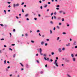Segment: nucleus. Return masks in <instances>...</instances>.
I'll return each instance as SVG.
<instances>
[{"mask_svg":"<svg viewBox=\"0 0 77 77\" xmlns=\"http://www.w3.org/2000/svg\"><path fill=\"white\" fill-rule=\"evenodd\" d=\"M75 48H77V46H76L75 47Z\"/></svg>","mask_w":77,"mask_h":77,"instance_id":"obj_50","label":"nucleus"},{"mask_svg":"<svg viewBox=\"0 0 77 77\" xmlns=\"http://www.w3.org/2000/svg\"><path fill=\"white\" fill-rule=\"evenodd\" d=\"M50 23H51V24H53V22L51 21Z\"/></svg>","mask_w":77,"mask_h":77,"instance_id":"obj_21","label":"nucleus"},{"mask_svg":"<svg viewBox=\"0 0 77 77\" xmlns=\"http://www.w3.org/2000/svg\"><path fill=\"white\" fill-rule=\"evenodd\" d=\"M31 42L32 43H34V42H35L33 41H32V40H31Z\"/></svg>","mask_w":77,"mask_h":77,"instance_id":"obj_17","label":"nucleus"},{"mask_svg":"<svg viewBox=\"0 0 77 77\" xmlns=\"http://www.w3.org/2000/svg\"><path fill=\"white\" fill-rule=\"evenodd\" d=\"M36 62L37 63H39V61H38V60H37Z\"/></svg>","mask_w":77,"mask_h":77,"instance_id":"obj_25","label":"nucleus"},{"mask_svg":"<svg viewBox=\"0 0 77 77\" xmlns=\"http://www.w3.org/2000/svg\"><path fill=\"white\" fill-rule=\"evenodd\" d=\"M59 37H58L57 39V41H58V40H59Z\"/></svg>","mask_w":77,"mask_h":77,"instance_id":"obj_16","label":"nucleus"},{"mask_svg":"<svg viewBox=\"0 0 77 77\" xmlns=\"http://www.w3.org/2000/svg\"><path fill=\"white\" fill-rule=\"evenodd\" d=\"M43 72L41 71V72L40 73L41 74H43Z\"/></svg>","mask_w":77,"mask_h":77,"instance_id":"obj_40","label":"nucleus"},{"mask_svg":"<svg viewBox=\"0 0 77 77\" xmlns=\"http://www.w3.org/2000/svg\"><path fill=\"white\" fill-rule=\"evenodd\" d=\"M39 50H40V54L41 55V56H42L43 55V54H42V49H41V48H40L39 49Z\"/></svg>","mask_w":77,"mask_h":77,"instance_id":"obj_1","label":"nucleus"},{"mask_svg":"<svg viewBox=\"0 0 77 77\" xmlns=\"http://www.w3.org/2000/svg\"><path fill=\"white\" fill-rule=\"evenodd\" d=\"M1 41H2V40H4V38H2V39H1Z\"/></svg>","mask_w":77,"mask_h":77,"instance_id":"obj_57","label":"nucleus"},{"mask_svg":"<svg viewBox=\"0 0 77 77\" xmlns=\"http://www.w3.org/2000/svg\"><path fill=\"white\" fill-rule=\"evenodd\" d=\"M16 6L17 7L18 6H19V4H17L16 5Z\"/></svg>","mask_w":77,"mask_h":77,"instance_id":"obj_9","label":"nucleus"},{"mask_svg":"<svg viewBox=\"0 0 77 77\" xmlns=\"http://www.w3.org/2000/svg\"><path fill=\"white\" fill-rule=\"evenodd\" d=\"M54 64H57V63L56 62H55L54 63Z\"/></svg>","mask_w":77,"mask_h":77,"instance_id":"obj_44","label":"nucleus"},{"mask_svg":"<svg viewBox=\"0 0 77 77\" xmlns=\"http://www.w3.org/2000/svg\"><path fill=\"white\" fill-rule=\"evenodd\" d=\"M6 60H5L4 61V63H5V64H6Z\"/></svg>","mask_w":77,"mask_h":77,"instance_id":"obj_23","label":"nucleus"},{"mask_svg":"<svg viewBox=\"0 0 77 77\" xmlns=\"http://www.w3.org/2000/svg\"><path fill=\"white\" fill-rule=\"evenodd\" d=\"M64 21V19L63 18V19H62V21Z\"/></svg>","mask_w":77,"mask_h":77,"instance_id":"obj_54","label":"nucleus"},{"mask_svg":"<svg viewBox=\"0 0 77 77\" xmlns=\"http://www.w3.org/2000/svg\"><path fill=\"white\" fill-rule=\"evenodd\" d=\"M0 25H1V26H2V27H3L4 26L2 24H0Z\"/></svg>","mask_w":77,"mask_h":77,"instance_id":"obj_24","label":"nucleus"},{"mask_svg":"<svg viewBox=\"0 0 77 77\" xmlns=\"http://www.w3.org/2000/svg\"><path fill=\"white\" fill-rule=\"evenodd\" d=\"M27 34H25V36H27Z\"/></svg>","mask_w":77,"mask_h":77,"instance_id":"obj_53","label":"nucleus"},{"mask_svg":"<svg viewBox=\"0 0 77 77\" xmlns=\"http://www.w3.org/2000/svg\"><path fill=\"white\" fill-rule=\"evenodd\" d=\"M48 4H51V3H50V2H48Z\"/></svg>","mask_w":77,"mask_h":77,"instance_id":"obj_42","label":"nucleus"},{"mask_svg":"<svg viewBox=\"0 0 77 77\" xmlns=\"http://www.w3.org/2000/svg\"><path fill=\"white\" fill-rule=\"evenodd\" d=\"M50 32L51 34V33H52V31H51V30H50Z\"/></svg>","mask_w":77,"mask_h":77,"instance_id":"obj_26","label":"nucleus"},{"mask_svg":"<svg viewBox=\"0 0 77 77\" xmlns=\"http://www.w3.org/2000/svg\"><path fill=\"white\" fill-rule=\"evenodd\" d=\"M55 65L57 66H58V65H57V64H55Z\"/></svg>","mask_w":77,"mask_h":77,"instance_id":"obj_38","label":"nucleus"},{"mask_svg":"<svg viewBox=\"0 0 77 77\" xmlns=\"http://www.w3.org/2000/svg\"><path fill=\"white\" fill-rule=\"evenodd\" d=\"M4 47H6V45H4Z\"/></svg>","mask_w":77,"mask_h":77,"instance_id":"obj_60","label":"nucleus"},{"mask_svg":"<svg viewBox=\"0 0 77 77\" xmlns=\"http://www.w3.org/2000/svg\"><path fill=\"white\" fill-rule=\"evenodd\" d=\"M22 12H24V9H22Z\"/></svg>","mask_w":77,"mask_h":77,"instance_id":"obj_20","label":"nucleus"},{"mask_svg":"<svg viewBox=\"0 0 77 77\" xmlns=\"http://www.w3.org/2000/svg\"><path fill=\"white\" fill-rule=\"evenodd\" d=\"M44 42H41V45H43L44 44Z\"/></svg>","mask_w":77,"mask_h":77,"instance_id":"obj_6","label":"nucleus"},{"mask_svg":"<svg viewBox=\"0 0 77 77\" xmlns=\"http://www.w3.org/2000/svg\"><path fill=\"white\" fill-rule=\"evenodd\" d=\"M73 61H74V62H75V58H73Z\"/></svg>","mask_w":77,"mask_h":77,"instance_id":"obj_5","label":"nucleus"},{"mask_svg":"<svg viewBox=\"0 0 77 77\" xmlns=\"http://www.w3.org/2000/svg\"><path fill=\"white\" fill-rule=\"evenodd\" d=\"M66 62H69V60H66Z\"/></svg>","mask_w":77,"mask_h":77,"instance_id":"obj_13","label":"nucleus"},{"mask_svg":"<svg viewBox=\"0 0 77 77\" xmlns=\"http://www.w3.org/2000/svg\"><path fill=\"white\" fill-rule=\"evenodd\" d=\"M29 16V14H26L25 15V17H27V16Z\"/></svg>","mask_w":77,"mask_h":77,"instance_id":"obj_12","label":"nucleus"},{"mask_svg":"<svg viewBox=\"0 0 77 77\" xmlns=\"http://www.w3.org/2000/svg\"><path fill=\"white\" fill-rule=\"evenodd\" d=\"M71 56L72 57H74V55H73V54H71Z\"/></svg>","mask_w":77,"mask_h":77,"instance_id":"obj_22","label":"nucleus"},{"mask_svg":"<svg viewBox=\"0 0 77 77\" xmlns=\"http://www.w3.org/2000/svg\"><path fill=\"white\" fill-rule=\"evenodd\" d=\"M40 32V31L39 30H38L37 31V32Z\"/></svg>","mask_w":77,"mask_h":77,"instance_id":"obj_45","label":"nucleus"},{"mask_svg":"<svg viewBox=\"0 0 77 77\" xmlns=\"http://www.w3.org/2000/svg\"><path fill=\"white\" fill-rule=\"evenodd\" d=\"M15 44H12L11 45L13 46H14V45H15Z\"/></svg>","mask_w":77,"mask_h":77,"instance_id":"obj_31","label":"nucleus"},{"mask_svg":"<svg viewBox=\"0 0 77 77\" xmlns=\"http://www.w3.org/2000/svg\"><path fill=\"white\" fill-rule=\"evenodd\" d=\"M62 50H65V48H63L62 49Z\"/></svg>","mask_w":77,"mask_h":77,"instance_id":"obj_36","label":"nucleus"},{"mask_svg":"<svg viewBox=\"0 0 77 77\" xmlns=\"http://www.w3.org/2000/svg\"><path fill=\"white\" fill-rule=\"evenodd\" d=\"M54 54V52H52V53H51V54H52V55H53V54Z\"/></svg>","mask_w":77,"mask_h":77,"instance_id":"obj_30","label":"nucleus"},{"mask_svg":"<svg viewBox=\"0 0 77 77\" xmlns=\"http://www.w3.org/2000/svg\"><path fill=\"white\" fill-rule=\"evenodd\" d=\"M40 8L41 9H42V6H41V7H40Z\"/></svg>","mask_w":77,"mask_h":77,"instance_id":"obj_55","label":"nucleus"},{"mask_svg":"<svg viewBox=\"0 0 77 77\" xmlns=\"http://www.w3.org/2000/svg\"><path fill=\"white\" fill-rule=\"evenodd\" d=\"M66 47H69V46H70V43H69L68 44H66Z\"/></svg>","mask_w":77,"mask_h":77,"instance_id":"obj_3","label":"nucleus"},{"mask_svg":"<svg viewBox=\"0 0 77 77\" xmlns=\"http://www.w3.org/2000/svg\"><path fill=\"white\" fill-rule=\"evenodd\" d=\"M77 44V43H76V42H74L73 43V45H76Z\"/></svg>","mask_w":77,"mask_h":77,"instance_id":"obj_7","label":"nucleus"},{"mask_svg":"<svg viewBox=\"0 0 77 77\" xmlns=\"http://www.w3.org/2000/svg\"><path fill=\"white\" fill-rule=\"evenodd\" d=\"M50 61H51V62H53V60H52V59H51V60H50Z\"/></svg>","mask_w":77,"mask_h":77,"instance_id":"obj_51","label":"nucleus"},{"mask_svg":"<svg viewBox=\"0 0 77 77\" xmlns=\"http://www.w3.org/2000/svg\"><path fill=\"white\" fill-rule=\"evenodd\" d=\"M57 8H59V5H57Z\"/></svg>","mask_w":77,"mask_h":77,"instance_id":"obj_43","label":"nucleus"},{"mask_svg":"<svg viewBox=\"0 0 77 77\" xmlns=\"http://www.w3.org/2000/svg\"><path fill=\"white\" fill-rule=\"evenodd\" d=\"M54 30H56V27H54L53 29Z\"/></svg>","mask_w":77,"mask_h":77,"instance_id":"obj_34","label":"nucleus"},{"mask_svg":"<svg viewBox=\"0 0 77 77\" xmlns=\"http://www.w3.org/2000/svg\"><path fill=\"white\" fill-rule=\"evenodd\" d=\"M56 14H57V13L56 12H55V13H54V15H56Z\"/></svg>","mask_w":77,"mask_h":77,"instance_id":"obj_41","label":"nucleus"},{"mask_svg":"<svg viewBox=\"0 0 77 77\" xmlns=\"http://www.w3.org/2000/svg\"><path fill=\"white\" fill-rule=\"evenodd\" d=\"M20 64L22 66H24L23 65V64H22V63H20Z\"/></svg>","mask_w":77,"mask_h":77,"instance_id":"obj_11","label":"nucleus"},{"mask_svg":"<svg viewBox=\"0 0 77 77\" xmlns=\"http://www.w3.org/2000/svg\"><path fill=\"white\" fill-rule=\"evenodd\" d=\"M39 2L40 3H42V2L41 1H40Z\"/></svg>","mask_w":77,"mask_h":77,"instance_id":"obj_46","label":"nucleus"},{"mask_svg":"<svg viewBox=\"0 0 77 77\" xmlns=\"http://www.w3.org/2000/svg\"><path fill=\"white\" fill-rule=\"evenodd\" d=\"M8 4H11V2H8Z\"/></svg>","mask_w":77,"mask_h":77,"instance_id":"obj_39","label":"nucleus"},{"mask_svg":"<svg viewBox=\"0 0 77 77\" xmlns=\"http://www.w3.org/2000/svg\"><path fill=\"white\" fill-rule=\"evenodd\" d=\"M56 59L57 60V59H58V57H56Z\"/></svg>","mask_w":77,"mask_h":77,"instance_id":"obj_61","label":"nucleus"},{"mask_svg":"<svg viewBox=\"0 0 77 77\" xmlns=\"http://www.w3.org/2000/svg\"><path fill=\"white\" fill-rule=\"evenodd\" d=\"M45 46H47V43H45Z\"/></svg>","mask_w":77,"mask_h":77,"instance_id":"obj_49","label":"nucleus"},{"mask_svg":"<svg viewBox=\"0 0 77 77\" xmlns=\"http://www.w3.org/2000/svg\"><path fill=\"white\" fill-rule=\"evenodd\" d=\"M60 13H62V11H60Z\"/></svg>","mask_w":77,"mask_h":77,"instance_id":"obj_59","label":"nucleus"},{"mask_svg":"<svg viewBox=\"0 0 77 77\" xmlns=\"http://www.w3.org/2000/svg\"><path fill=\"white\" fill-rule=\"evenodd\" d=\"M15 6H16V5L15 4H14V8H15Z\"/></svg>","mask_w":77,"mask_h":77,"instance_id":"obj_19","label":"nucleus"},{"mask_svg":"<svg viewBox=\"0 0 77 77\" xmlns=\"http://www.w3.org/2000/svg\"><path fill=\"white\" fill-rule=\"evenodd\" d=\"M58 50L59 52H62V49L60 48H59Z\"/></svg>","mask_w":77,"mask_h":77,"instance_id":"obj_4","label":"nucleus"},{"mask_svg":"<svg viewBox=\"0 0 77 77\" xmlns=\"http://www.w3.org/2000/svg\"><path fill=\"white\" fill-rule=\"evenodd\" d=\"M54 19H56V17L55 16H54Z\"/></svg>","mask_w":77,"mask_h":77,"instance_id":"obj_35","label":"nucleus"},{"mask_svg":"<svg viewBox=\"0 0 77 77\" xmlns=\"http://www.w3.org/2000/svg\"><path fill=\"white\" fill-rule=\"evenodd\" d=\"M45 67H47V64H46L45 65Z\"/></svg>","mask_w":77,"mask_h":77,"instance_id":"obj_56","label":"nucleus"},{"mask_svg":"<svg viewBox=\"0 0 77 77\" xmlns=\"http://www.w3.org/2000/svg\"><path fill=\"white\" fill-rule=\"evenodd\" d=\"M53 13H52L51 14V16H52V15H53Z\"/></svg>","mask_w":77,"mask_h":77,"instance_id":"obj_32","label":"nucleus"},{"mask_svg":"<svg viewBox=\"0 0 77 77\" xmlns=\"http://www.w3.org/2000/svg\"><path fill=\"white\" fill-rule=\"evenodd\" d=\"M11 7V5H9L8 6V8H10Z\"/></svg>","mask_w":77,"mask_h":77,"instance_id":"obj_64","label":"nucleus"},{"mask_svg":"<svg viewBox=\"0 0 77 77\" xmlns=\"http://www.w3.org/2000/svg\"><path fill=\"white\" fill-rule=\"evenodd\" d=\"M16 56V55L15 54H14L13 55V57L15 58Z\"/></svg>","mask_w":77,"mask_h":77,"instance_id":"obj_15","label":"nucleus"},{"mask_svg":"<svg viewBox=\"0 0 77 77\" xmlns=\"http://www.w3.org/2000/svg\"><path fill=\"white\" fill-rule=\"evenodd\" d=\"M34 20H37V18H34Z\"/></svg>","mask_w":77,"mask_h":77,"instance_id":"obj_52","label":"nucleus"},{"mask_svg":"<svg viewBox=\"0 0 77 77\" xmlns=\"http://www.w3.org/2000/svg\"><path fill=\"white\" fill-rule=\"evenodd\" d=\"M38 54H36V56H38Z\"/></svg>","mask_w":77,"mask_h":77,"instance_id":"obj_37","label":"nucleus"},{"mask_svg":"<svg viewBox=\"0 0 77 77\" xmlns=\"http://www.w3.org/2000/svg\"><path fill=\"white\" fill-rule=\"evenodd\" d=\"M24 4V2H23L22 4H21V5H23Z\"/></svg>","mask_w":77,"mask_h":77,"instance_id":"obj_29","label":"nucleus"},{"mask_svg":"<svg viewBox=\"0 0 77 77\" xmlns=\"http://www.w3.org/2000/svg\"><path fill=\"white\" fill-rule=\"evenodd\" d=\"M26 67H27V68H28V67H29V65H28V64H26Z\"/></svg>","mask_w":77,"mask_h":77,"instance_id":"obj_8","label":"nucleus"},{"mask_svg":"<svg viewBox=\"0 0 77 77\" xmlns=\"http://www.w3.org/2000/svg\"><path fill=\"white\" fill-rule=\"evenodd\" d=\"M4 12H5V14H6V10H4Z\"/></svg>","mask_w":77,"mask_h":77,"instance_id":"obj_33","label":"nucleus"},{"mask_svg":"<svg viewBox=\"0 0 77 77\" xmlns=\"http://www.w3.org/2000/svg\"><path fill=\"white\" fill-rule=\"evenodd\" d=\"M57 29H59L60 28H59V27L58 26H57Z\"/></svg>","mask_w":77,"mask_h":77,"instance_id":"obj_18","label":"nucleus"},{"mask_svg":"<svg viewBox=\"0 0 77 77\" xmlns=\"http://www.w3.org/2000/svg\"><path fill=\"white\" fill-rule=\"evenodd\" d=\"M63 34H66V33H65V32H63Z\"/></svg>","mask_w":77,"mask_h":77,"instance_id":"obj_47","label":"nucleus"},{"mask_svg":"<svg viewBox=\"0 0 77 77\" xmlns=\"http://www.w3.org/2000/svg\"><path fill=\"white\" fill-rule=\"evenodd\" d=\"M43 56H44V57H46L47 55L46 54H44Z\"/></svg>","mask_w":77,"mask_h":77,"instance_id":"obj_10","label":"nucleus"},{"mask_svg":"<svg viewBox=\"0 0 77 77\" xmlns=\"http://www.w3.org/2000/svg\"><path fill=\"white\" fill-rule=\"evenodd\" d=\"M0 53H2V50H0Z\"/></svg>","mask_w":77,"mask_h":77,"instance_id":"obj_63","label":"nucleus"},{"mask_svg":"<svg viewBox=\"0 0 77 77\" xmlns=\"http://www.w3.org/2000/svg\"><path fill=\"white\" fill-rule=\"evenodd\" d=\"M46 41H50V39H47Z\"/></svg>","mask_w":77,"mask_h":77,"instance_id":"obj_27","label":"nucleus"},{"mask_svg":"<svg viewBox=\"0 0 77 77\" xmlns=\"http://www.w3.org/2000/svg\"><path fill=\"white\" fill-rule=\"evenodd\" d=\"M10 50H11V51H12V49H11V48H9Z\"/></svg>","mask_w":77,"mask_h":77,"instance_id":"obj_48","label":"nucleus"},{"mask_svg":"<svg viewBox=\"0 0 77 77\" xmlns=\"http://www.w3.org/2000/svg\"><path fill=\"white\" fill-rule=\"evenodd\" d=\"M47 5H45L44 6V8H47Z\"/></svg>","mask_w":77,"mask_h":77,"instance_id":"obj_14","label":"nucleus"},{"mask_svg":"<svg viewBox=\"0 0 77 77\" xmlns=\"http://www.w3.org/2000/svg\"><path fill=\"white\" fill-rule=\"evenodd\" d=\"M59 25H62V23H59Z\"/></svg>","mask_w":77,"mask_h":77,"instance_id":"obj_28","label":"nucleus"},{"mask_svg":"<svg viewBox=\"0 0 77 77\" xmlns=\"http://www.w3.org/2000/svg\"><path fill=\"white\" fill-rule=\"evenodd\" d=\"M49 11V9H48L47 10V12H48Z\"/></svg>","mask_w":77,"mask_h":77,"instance_id":"obj_62","label":"nucleus"},{"mask_svg":"<svg viewBox=\"0 0 77 77\" xmlns=\"http://www.w3.org/2000/svg\"><path fill=\"white\" fill-rule=\"evenodd\" d=\"M44 59H45V60H49V58H47H47H46V57H44Z\"/></svg>","mask_w":77,"mask_h":77,"instance_id":"obj_2","label":"nucleus"},{"mask_svg":"<svg viewBox=\"0 0 77 77\" xmlns=\"http://www.w3.org/2000/svg\"><path fill=\"white\" fill-rule=\"evenodd\" d=\"M13 32H15V29H13Z\"/></svg>","mask_w":77,"mask_h":77,"instance_id":"obj_58","label":"nucleus"}]
</instances>
